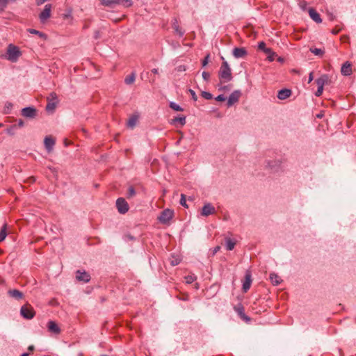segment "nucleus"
I'll list each match as a JSON object with an SVG mask.
<instances>
[{
    "instance_id": "1",
    "label": "nucleus",
    "mask_w": 356,
    "mask_h": 356,
    "mask_svg": "<svg viewBox=\"0 0 356 356\" xmlns=\"http://www.w3.org/2000/svg\"><path fill=\"white\" fill-rule=\"evenodd\" d=\"M218 76L220 83L228 82L232 79V70L227 61L222 62L218 72Z\"/></svg>"
},
{
    "instance_id": "2",
    "label": "nucleus",
    "mask_w": 356,
    "mask_h": 356,
    "mask_svg": "<svg viewBox=\"0 0 356 356\" xmlns=\"http://www.w3.org/2000/svg\"><path fill=\"white\" fill-rule=\"evenodd\" d=\"M21 56L19 48L12 44H10L7 48L6 58L11 62H16Z\"/></svg>"
},
{
    "instance_id": "3",
    "label": "nucleus",
    "mask_w": 356,
    "mask_h": 356,
    "mask_svg": "<svg viewBox=\"0 0 356 356\" xmlns=\"http://www.w3.org/2000/svg\"><path fill=\"white\" fill-rule=\"evenodd\" d=\"M20 314L26 319H32L35 316V311L30 305L26 304L21 307Z\"/></svg>"
},
{
    "instance_id": "4",
    "label": "nucleus",
    "mask_w": 356,
    "mask_h": 356,
    "mask_svg": "<svg viewBox=\"0 0 356 356\" xmlns=\"http://www.w3.org/2000/svg\"><path fill=\"white\" fill-rule=\"evenodd\" d=\"M174 212L169 209L163 210L159 216L158 220L163 224L168 223L173 217Z\"/></svg>"
},
{
    "instance_id": "5",
    "label": "nucleus",
    "mask_w": 356,
    "mask_h": 356,
    "mask_svg": "<svg viewBox=\"0 0 356 356\" xmlns=\"http://www.w3.org/2000/svg\"><path fill=\"white\" fill-rule=\"evenodd\" d=\"M116 207L118 212L121 214H124L129 211L128 203L122 197H120L116 200Z\"/></svg>"
},
{
    "instance_id": "6",
    "label": "nucleus",
    "mask_w": 356,
    "mask_h": 356,
    "mask_svg": "<svg viewBox=\"0 0 356 356\" xmlns=\"http://www.w3.org/2000/svg\"><path fill=\"white\" fill-rule=\"evenodd\" d=\"M51 4H46L43 10L39 15V18L41 22H45L51 17Z\"/></svg>"
},
{
    "instance_id": "7",
    "label": "nucleus",
    "mask_w": 356,
    "mask_h": 356,
    "mask_svg": "<svg viewBox=\"0 0 356 356\" xmlns=\"http://www.w3.org/2000/svg\"><path fill=\"white\" fill-rule=\"evenodd\" d=\"M216 213L215 207L211 203L205 204L201 211V216L207 217Z\"/></svg>"
},
{
    "instance_id": "8",
    "label": "nucleus",
    "mask_w": 356,
    "mask_h": 356,
    "mask_svg": "<svg viewBox=\"0 0 356 356\" xmlns=\"http://www.w3.org/2000/svg\"><path fill=\"white\" fill-rule=\"evenodd\" d=\"M241 95V92L240 90H235L228 97L227 100V106H232L233 104L236 103Z\"/></svg>"
},
{
    "instance_id": "9",
    "label": "nucleus",
    "mask_w": 356,
    "mask_h": 356,
    "mask_svg": "<svg viewBox=\"0 0 356 356\" xmlns=\"http://www.w3.org/2000/svg\"><path fill=\"white\" fill-rule=\"evenodd\" d=\"M76 278L79 281L87 283L90 280V275L86 271L77 270L76 273Z\"/></svg>"
},
{
    "instance_id": "10",
    "label": "nucleus",
    "mask_w": 356,
    "mask_h": 356,
    "mask_svg": "<svg viewBox=\"0 0 356 356\" xmlns=\"http://www.w3.org/2000/svg\"><path fill=\"white\" fill-rule=\"evenodd\" d=\"M22 115L26 118H33L36 115V109L33 107H26L22 110Z\"/></svg>"
},
{
    "instance_id": "11",
    "label": "nucleus",
    "mask_w": 356,
    "mask_h": 356,
    "mask_svg": "<svg viewBox=\"0 0 356 356\" xmlns=\"http://www.w3.org/2000/svg\"><path fill=\"white\" fill-rule=\"evenodd\" d=\"M252 283V278H251V274L250 272H247L245 275V279L243 283V291L244 292H247L251 286Z\"/></svg>"
},
{
    "instance_id": "12",
    "label": "nucleus",
    "mask_w": 356,
    "mask_h": 356,
    "mask_svg": "<svg viewBox=\"0 0 356 356\" xmlns=\"http://www.w3.org/2000/svg\"><path fill=\"white\" fill-rule=\"evenodd\" d=\"M48 330L54 334H58L60 332V329L55 321H50L47 323Z\"/></svg>"
},
{
    "instance_id": "13",
    "label": "nucleus",
    "mask_w": 356,
    "mask_h": 356,
    "mask_svg": "<svg viewBox=\"0 0 356 356\" xmlns=\"http://www.w3.org/2000/svg\"><path fill=\"white\" fill-rule=\"evenodd\" d=\"M309 17L316 23L319 24L322 22V19L319 13L316 12V10L313 8H309L308 10Z\"/></svg>"
},
{
    "instance_id": "14",
    "label": "nucleus",
    "mask_w": 356,
    "mask_h": 356,
    "mask_svg": "<svg viewBox=\"0 0 356 356\" xmlns=\"http://www.w3.org/2000/svg\"><path fill=\"white\" fill-rule=\"evenodd\" d=\"M341 72L344 76H349L352 74V65L348 61L344 63L341 68Z\"/></svg>"
},
{
    "instance_id": "15",
    "label": "nucleus",
    "mask_w": 356,
    "mask_h": 356,
    "mask_svg": "<svg viewBox=\"0 0 356 356\" xmlns=\"http://www.w3.org/2000/svg\"><path fill=\"white\" fill-rule=\"evenodd\" d=\"M247 54V51L243 47H236L233 49V55L236 58H243Z\"/></svg>"
},
{
    "instance_id": "16",
    "label": "nucleus",
    "mask_w": 356,
    "mask_h": 356,
    "mask_svg": "<svg viewBox=\"0 0 356 356\" xmlns=\"http://www.w3.org/2000/svg\"><path fill=\"white\" fill-rule=\"evenodd\" d=\"M234 310L237 312L238 316L245 321H250V318L248 317L244 312V307L242 305H238L234 307Z\"/></svg>"
},
{
    "instance_id": "17",
    "label": "nucleus",
    "mask_w": 356,
    "mask_h": 356,
    "mask_svg": "<svg viewBox=\"0 0 356 356\" xmlns=\"http://www.w3.org/2000/svg\"><path fill=\"white\" fill-rule=\"evenodd\" d=\"M291 95V90L289 89L284 88L278 91L277 98L281 100H284Z\"/></svg>"
},
{
    "instance_id": "18",
    "label": "nucleus",
    "mask_w": 356,
    "mask_h": 356,
    "mask_svg": "<svg viewBox=\"0 0 356 356\" xmlns=\"http://www.w3.org/2000/svg\"><path fill=\"white\" fill-rule=\"evenodd\" d=\"M44 146L47 150L49 152L53 149L55 145V140L51 136H46L44 140Z\"/></svg>"
},
{
    "instance_id": "19",
    "label": "nucleus",
    "mask_w": 356,
    "mask_h": 356,
    "mask_svg": "<svg viewBox=\"0 0 356 356\" xmlns=\"http://www.w3.org/2000/svg\"><path fill=\"white\" fill-rule=\"evenodd\" d=\"M8 294L10 297H12L16 300H21L24 298L23 293L17 289H10L8 291Z\"/></svg>"
},
{
    "instance_id": "20",
    "label": "nucleus",
    "mask_w": 356,
    "mask_h": 356,
    "mask_svg": "<svg viewBox=\"0 0 356 356\" xmlns=\"http://www.w3.org/2000/svg\"><path fill=\"white\" fill-rule=\"evenodd\" d=\"M328 80V76L326 74H323L321 77L317 79L315 82L317 84L318 87H324V86L327 83Z\"/></svg>"
},
{
    "instance_id": "21",
    "label": "nucleus",
    "mask_w": 356,
    "mask_h": 356,
    "mask_svg": "<svg viewBox=\"0 0 356 356\" xmlns=\"http://www.w3.org/2000/svg\"><path fill=\"white\" fill-rule=\"evenodd\" d=\"M270 280L272 284L273 285H275V286H277L282 282V279L280 278V277L278 276L275 273H270Z\"/></svg>"
},
{
    "instance_id": "22",
    "label": "nucleus",
    "mask_w": 356,
    "mask_h": 356,
    "mask_svg": "<svg viewBox=\"0 0 356 356\" xmlns=\"http://www.w3.org/2000/svg\"><path fill=\"white\" fill-rule=\"evenodd\" d=\"M135 80H136V73L132 72L131 74L126 76V78L124 79V83L127 85H131V84L134 83Z\"/></svg>"
},
{
    "instance_id": "23",
    "label": "nucleus",
    "mask_w": 356,
    "mask_h": 356,
    "mask_svg": "<svg viewBox=\"0 0 356 356\" xmlns=\"http://www.w3.org/2000/svg\"><path fill=\"white\" fill-rule=\"evenodd\" d=\"M57 102H58L57 101H51V100L48 101V103L46 106L47 111H48V112L54 111L56 106Z\"/></svg>"
},
{
    "instance_id": "24",
    "label": "nucleus",
    "mask_w": 356,
    "mask_h": 356,
    "mask_svg": "<svg viewBox=\"0 0 356 356\" xmlns=\"http://www.w3.org/2000/svg\"><path fill=\"white\" fill-rule=\"evenodd\" d=\"M7 224H4L0 231V243L3 241L7 236Z\"/></svg>"
},
{
    "instance_id": "25",
    "label": "nucleus",
    "mask_w": 356,
    "mask_h": 356,
    "mask_svg": "<svg viewBox=\"0 0 356 356\" xmlns=\"http://www.w3.org/2000/svg\"><path fill=\"white\" fill-rule=\"evenodd\" d=\"M17 0H0V11H3L6 8L8 3H13Z\"/></svg>"
},
{
    "instance_id": "26",
    "label": "nucleus",
    "mask_w": 356,
    "mask_h": 356,
    "mask_svg": "<svg viewBox=\"0 0 356 356\" xmlns=\"http://www.w3.org/2000/svg\"><path fill=\"white\" fill-rule=\"evenodd\" d=\"M226 248L227 250H232L234 248L236 243L231 238L225 239Z\"/></svg>"
},
{
    "instance_id": "27",
    "label": "nucleus",
    "mask_w": 356,
    "mask_h": 356,
    "mask_svg": "<svg viewBox=\"0 0 356 356\" xmlns=\"http://www.w3.org/2000/svg\"><path fill=\"white\" fill-rule=\"evenodd\" d=\"M28 32H29L31 34L38 35L41 38L46 39V38H47L46 35L44 33H42V32L37 31L35 29H28Z\"/></svg>"
},
{
    "instance_id": "28",
    "label": "nucleus",
    "mask_w": 356,
    "mask_h": 356,
    "mask_svg": "<svg viewBox=\"0 0 356 356\" xmlns=\"http://www.w3.org/2000/svg\"><path fill=\"white\" fill-rule=\"evenodd\" d=\"M258 48H259V49L263 51L265 53L271 52V49L270 48H267L266 47V43L264 42H259Z\"/></svg>"
},
{
    "instance_id": "29",
    "label": "nucleus",
    "mask_w": 356,
    "mask_h": 356,
    "mask_svg": "<svg viewBox=\"0 0 356 356\" xmlns=\"http://www.w3.org/2000/svg\"><path fill=\"white\" fill-rule=\"evenodd\" d=\"M172 27L175 30V31L179 35V36H183L184 32L181 30L179 25L177 24V22L175 19L172 24Z\"/></svg>"
},
{
    "instance_id": "30",
    "label": "nucleus",
    "mask_w": 356,
    "mask_h": 356,
    "mask_svg": "<svg viewBox=\"0 0 356 356\" xmlns=\"http://www.w3.org/2000/svg\"><path fill=\"white\" fill-rule=\"evenodd\" d=\"M173 122L179 123L181 126H184L186 124V118L184 116L183 117H177L175 119H173Z\"/></svg>"
},
{
    "instance_id": "31",
    "label": "nucleus",
    "mask_w": 356,
    "mask_h": 356,
    "mask_svg": "<svg viewBox=\"0 0 356 356\" xmlns=\"http://www.w3.org/2000/svg\"><path fill=\"white\" fill-rule=\"evenodd\" d=\"M137 120L138 118L136 116L131 117L127 122L128 127L133 128L136 125Z\"/></svg>"
},
{
    "instance_id": "32",
    "label": "nucleus",
    "mask_w": 356,
    "mask_h": 356,
    "mask_svg": "<svg viewBox=\"0 0 356 356\" xmlns=\"http://www.w3.org/2000/svg\"><path fill=\"white\" fill-rule=\"evenodd\" d=\"M310 51L316 56H323L324 54V50L318 48H311Z\"/></svg>"
},
{
    "instance_id": "33",
    "label": "nucleus",
    "mask_w": 356,
    "mask_h": 356,
    "mask_svg": "<svg viewBox=\"0 0 356 356\" xmlns=\"http://www.w3.org/2000/svg\"><path fill=\"white\" fill-rule=\"evenodd\" d=\"M102 3L105 6H110L115 3L119 4L120 0H102Z\"/></svg>"
},
{
    "instance_id": "34",
    "label": "nucleus",
    "mask_w": 356,
    "mask_h": 356,
    "mask_svg": "<svg viewBox=\"0 0 356 356\" xmlns=\"http://www.w3.org/2000/svg\"><path fill=\"white\" fill-rule=\"evenodd\" d=\"M170 107L176 111H182L183 108L175 102L170 103Z\"/></svg>"
},
{
    "instance_id": "35",
    "label": "nucleus",
    "mask_w": 356,
    "mask_h": 356,
    "mask_svg": "<svg viewBox=\"0 0 356 356\" xmlns=\"http://www.w3.org/2000/svg\"><path fill=\"white\" fill-rule=\"evenodd\" d=\"M267 55L268 60L270 62L275 60V57L277 54L271 49V52L266 53Z\"/></svg>"
},
{
    "instance_id": "36",
    "label": "nucleus",
    "mask_w": 356,
    "mask_h": 356,
    "mask_svg": "<svg viewBox=\"0 0 356 356\" xmlns=\"http://www.w3.org/2000/svg\"><path fill=\"white\" fill-rule=\"evenodd\" d=\"M180 204L183 206L185 208H188V204H186V195L184 194L181 195V199H180Z\"/></svg>"
},
{
    "instance_id": "37",
    "label": "nucleus",
    "mask_w": 356,
    "mask_h": 356,
    "mask_svg": "<svg viewBox=\"0 0 356 356\" xmlns=\"http://www.w3.org/2000/svg\"><path fill=\"white\" fill-rule=\"evenodd\" d=\"M135 195H136L135 189L134 188V187H133V186H130V187L128 188L127 197H128L129 198H130V197H134Z\"/></svg>"
},
{
    "instance_id": "38",
    "label": "nucleus",
    "mask_w": 356,
    "mask_h": 356,
    "mask_svg": "<svg viewBox=\"0 0 356 356\" xmlns=\"http://www.w3.org/2000/svg\"><path fill=\"white\" fill-rule=\"evenodd\" d=\"M201 96L203 98H204L206 99H208V100L209 99H211L212 97H213L212 95L210 92H206V91H202V93H201Z\"/></svg>"
},
{
    "instance_id": "39",
    "label": "nucleus",
    "mask_w": 356,
    "mask_h": 356,
    "mask_svg": "<svg viewBox=\"0 0 356 356\" xmlns=\"http://www.w3.org/2000/svg\"><path fill=\"white\" fill-rule=\"evenodd\" d=\"M180 262H181V259L179 257H172L170 264L172 266H175L178 265Z\"/></svg>"
},
{
    "instance_id": "40",
    "label": "nucleus",
    "mask_w": 356,
    "mask_h": 356,
    "mask_svg": "<svg viewBox=\"0 0 356 356\" xmlns=\"http://www.w3.org/2000/svg\"><path fill=\"white\" fill-rule=\"evenodd\" d=\"M119 4H122L125 7H129L132 5L131 0H120V3Z\"/></svg>"
},
{
    "instance_id": "41",
    "label": "nucleus",
    "mask_w": 356,
    "mask_h": 356,
    "mask_svg": "<svg viewBox=\"0 0 356 356\" xmlns=\"http://www.w3.org/2000/svg\"><path fill=\"white\" fill-rule=\"evenodd\" d=\"M196 277L193 275H188L185 277V280L187 284H191L195 280Z\"/></svg>"
},
{
    "instance_id": "42",
    "label": "nucleus",
    "mask_w": 356,
    "mask_h": 356,
    "mask_svg": "<svg viewBox=\"0 0 356 356\" xmlns=\"http://www.w3.org/2000/svg\"><path fill=\"white\" fill-rule=\"evenodd\" d=\"M342 30V26H336L332 30V33L334 34V35H337V33H339Z\"/></svg>"
},
{
    "instance_id": "43",
    "label": "nucleus",
    "mask_w": 356,
    "mask_h": 356,
    "mask_svg": "<svg viewBox=\"0 0 356 356\" xmlns=\"http://www.w3.org/2000/svg\"><path fill=\"white\" fill-rule=\"evenodd\" d=\"M209 57H210V54H207V56L204 57V58L202 60V67H205L208 64L209 60Z\"/></svg>"
},
{
    "instance_id": "44",
    "label": "nucleus",
    "mask_w": 356,
    "mask_h": 356,
    "mask_svg": "<svg viewBox=\"0 0 356 356\" xmlns=\"http://www.w3.org/2000/svg\"><path fill=\"white\" fill-rule=\"evenodd\" d=\"M48 101L49 100H51V101H57V95L55 92H51L50 95H49V97H48Z\"/></svg>"
},
{
    "instance_id": "45",
    "label": "nucleus",
    "mask_w": 356,
    "mask_h": 356,
    "mask_svg": "<svg viewBox=\"0 0 356 356\" xmlns=\"http://www.w3.org/2000/svg\"><path fill=\"white\" fill-rule=\"evenodd\" d=\"M202 78L204 81H209L210 79V74L207 72H202Z\"/></svg>"
},
{
    "instance_id": "46",
    "label": "nucleus",
    "mask_w": 356,
    "mask_h": 356,
    "mask_svg": "<svg viewBox=\"0 0 356 356\" xmlns=\"http://www.w3.org/2000/svg\"><path fill=\"white\" fill-rule=\"evenodd\" d=\"M323 91V87H318V89H317L316 92H315V95L316 97H320L322 95Z\"/></svg>"
},
{
    "instance_id": "47",
    "label": "nucleus",
    "mask_w": 356,
    "mask_h": 356,
    "mask_svg": "<svg viewBox=\"0 0 356 356\" xmlns=\"http://www.w3.org/2000/svg\"><path fill=\"white\" fill-rule=\"evenodd\" d=\"M189 92H190V94H191V95L192 99H193L194 101H197V96L196 95V93L195 92V91H194V90H191V89H190V90H189Z\"/></svg>"
},
{
    "instance_id": "48",
    "label": "nucleus",
    "mask_w": 356,
    "mask_h": 356,
    "mask_svg": "<svg viewBox=\"0 0 356 356\" xmlns=\"http://www.w3.org/2000/svg\"><path fill=\"white\" fill-rule=\"evenodd\" d=\"M216 100L218 102H223L225 100V97L223 95H219L216 97Z\"/></svg>"
},
{
    "instance_id": "49",
    "label": "nucleus",
    "mask_w": 356,
    "mask_h": 356,
    "mask_svg": "<svg viewBox=\"0 0 356 356\" xmlns=\"http://www.w3.org/2000/svg\"><path fill=\"white\" fill-rule=\"evenodd\" d=\"M314 79L313 72H310L309 74L308 83H311Z\"/></svg>"
},
{
    "instance_id": "50",
    "label": "nucleus",
    "mask_w": 356,
    "mask_h": 356,
    "mask_svg": "<svg viewBox=\"0 0 356 356\" xmlns=\"http://www.w3.org/2000/svg\"><path fill=\"white\" fill-rule=\"evenodd\" d=\"M17 125L19 127H22L24 125V122L22 120H19Z\"/></svg>"
},
{
    "instance_id": "51",
    "label": "nucleus",
    "mask_w": 356,
    "mask_h": 356,
    "mask_svg": "<svg viewBox=\"0 0 356 356\" xmlns=\"http://www.w3.org/2000/svg\"><path fill=\"white\" fill-rule=\"evenodd\" d=\"M220 249V246H216V248H214L213 250V254H216Z\"/></svg>"
},
{
    "instance_id": "52",
    "label": "nucleus",
    "mask_w": 356,
    "mask_h": 356,
    "mask_svg": "<svg viewBox=\"0 0 356 356\" xmlns=\"http://www.w3.org/2000/svg\"><path fill=\"white\" fill-rule=\"evenodd\" d=\"M328 16H329V19L330 21H333L334 19V18H335V16L333 14H332V13H329Z\"/></svg>"
},
{
    "instance_id": "53",
    "label": "nucleus",
    "mask_w": 356,
    "mask_h": 356,
    "mask_svg": "<svg viewBox=\"0 0 356 356\" xmlns=\"http://www.w3.org/2000/svg\"><path fill=\"white\" fill-rule=\"evenodd\" d=\"M100 37L99 31H97L95 33V39H98Z\"/></svg>"
},
{
    "instance_id": "54",
    "label": "nucleus",
    "mask_w": 356,
    "mask_h": 356,
    "mask_svg": "<svg viewBox=\"0 0 356 356\" xmlns=\"http://www.w3.org/2000/svg\"><path fill=\"white\" fill-rule=\"evenodd\" d=\"M348 39V37L347 35H343L341 38V40L343 42L346 41Z\"/></svg>"
},
{
    "instance_id": "55",
    "label": "nucleus",
    "mask_w": 356,
    "mask_h": 356,
    "mask_svg": "<svg viewBox=\"0 0 356 356\" xmlns=\"http://www.w3.org/2000/svg\"><path fill=\"white\" fill-rule=\"evenodd\" d=\"M34 348H34V346H33V345H31V346H29L28 350H29V351H33V350H34Z\"/></svg>"
},
{
    "instance_id": "56",
    "label": "nucleus",
    "mask_w": 356,
    "mask_h": 356,
    "mask_svg": "<svg viewBox=\"0 0 356 356\" xmlns=\"http://www.w3.org/2000/svg\"><path fill=\"white\" fill-rule=\"evenodd\" d=\"M152 72H153L154 74H157L158 70L154 68V69L152 70Z\"/></svg>"
},
{
    "instance_id": "57",
    "label": "nucleus",
    "mask_w": 356,
    "mask_h": 356,
    "mask_svg": "<svg viewBox=\"0 0 356 356\" xmlns=\"http://www.w3.org/2000/svg\"><path fill=\"white\" fill-rule=\"evenodd\" d=\"M228 88L227 86H222L219 90H227Z\"/></svg>"
},
{
    "instance_id": "58",
    "label": "nucleus",
    "mask_w": 356,
    "mask_h": 356,
    "mask_svg": "<svg viewBox=\"0 0 356 356\" xmlns=\"http://www.w3.org/2000/svg\"><path fill=\"white\" fill-rule=\"evenodd\" d=\"M21 356H29V353H24L22 355H21Z\"/></svg>"
},
{
    "instance_id": "59",
    "label": "nucleus",
    "mask_w": 356,
    "mask_h": 356,
    "mask_svg": "<svg viewBox=\"0 0 356 356\" xmlns=\"http://www.w3.org/2000/svg\"><path fill=\"white\" fill-rule=\"evenodd\" d=\"M181 300H188V297H186V298H185V297H183V298H182Z\"/></svg>"
},
{
    "instance_id": "60",
    "label": "nucleus",
    "mask_w": 356,
    "mask_h": 356,
    "mask_svg": "<svg viewBox=\"0 0 356 356\" xmlns=\"http://www.w3.org/2000/svg\"><path fill=\"white\" fill-rule=\"evenodd\" d=\"M268 164H269V165H270V168H273V166H274V165H272V164H271V163H269Z\"/></svg>"
},
{
    "instance_id": "61",
    "label": "nucleus",
    "mask_w": 356,
    "mask_h": 356,
    "mask_svg": "<svg viewBox=\"0 0 356 356\" xmlns=\"http://www.w3.org/2000/svg\"><path fill=\"white\" fill-rule=\"evenodd\" d=\"M278 60H279V61H282V58H278Z\"/></svg>"
},
{
    "instance_id": "62",
    "label": "nucleus",
    "mask_w": 356,
    "mask_h": 356,
    "mask_svg": "<svg viewBox=\"0 0 356 356\" xmlns=\"http://www.w3.org/2000/svg\"><path fill=\"white\" fill-rule=\"evenodd\" d=\"M302 3H303L304 5H306V2L305 1H302Z\"/></svg>"
}]
</instances>
